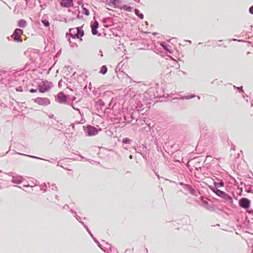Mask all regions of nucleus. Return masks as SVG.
I'll list each match as a JSON object with an SVG mask.
<instances>
[{
	"label": "nucleus",
	"instance_id": "13d9d810",
	"mask_svg": "<svg viewBox=\"0 0 253 253\" xmlns=\"http://www.w3.org/2000/svg\"><path fill=\"white\" fill-rule=\"evenodd\" d=\"M125 120L126 121L127 123H130L132 121V120H127L126 117H125Z\"/></svg>",
	"mask_w": 253,
	"mask_h": 253
},
{
	"label": "nucleus",
	"instance_id": "864d4df0",
	"mask_svg": "<svg viewBox=\"0 0 253 253\" xmlns=\"http://www.w3.org/2000/svg\"><path fill=\"white\" fill-rule=\"evenodd\" d=\"M88 88L90 90L91 89V84L89 83L88 84Z\"/></svg>",
	"mask_w": 253,
	"mask_h": 253
},
{
	"label": "nucleus",
	"instance_id": "3c124183",
	"mask_svg": "<svg viewBox=\"0 0 253 253\" xmlns=\"http://www.w3.org/2000/svg\"><path fill=\"white\" fill-rule=\"evenodd\" d=\"M63 209H66V208H68V209H70L69 206L67 204H66L65 205H64L63 207Z\"/></svg>",
	"mask_w": 253,
	"mask_h": 253
},
{
	"label": "nucleus",
	"instance_id": "4d7b16f0",
	"mask_svg": "<svg viewBox=\"0 0 253 253\" xmlns=\"http://www.w3.org/2000/svg\"><path fill=\"white\" fill-rule=\"evenodd\" d=\"M52 190H55L57 191V187L54 185V188H52Z\"/></svg>",
	"mask_w": 253,
	"mask_h": 253
},
{
	"label": "nucleus",
	"instance_id": "bb28decb",
	"mask_svg": "<svg viewBox=\"0 0 253 253\" xmlns=\"http://www.w3.org/2000/svg\"><path fill=\"white\" fill-rule=\"evenodd\" d=\"M97 104L99 106L100 108L101 109L102 107L105 106L104 102L101 99H99L97 101Z\"/></svg>",
	"mask_w": 253,
	"mask_h": 253
},
{
	"label": "nucleus",
	"instance_id": "393cba45",
	"mask_svg": "<svg viewBox=\"0 0 253 253\" xmlns=\"http://www.w3.org/2000/svg\"><path fill=\"white\" fill-rule=\"evenodd\" d=\"M151 92V90H149L148 91H146L145 92H144V96L147 99H149V100H152L153 99V97L152 96V95H150L149 96V93Z\"/></svg>",
	"mask_w": 253,
	"mask_h": 253
},
{
	"label": "nucleus",
	"instance_id": "49530a36",
	"mask_svg": "<svg viewBox=\"0 0 253 253\" xmlns=\"http://www.w3.org/2000/svg\"><path fill=\"white\" fill-rule=\"evenodd\" d=\"M108 5L110 6H113V7L114 6V4H112V0H111L110 2L109 3H108Z\"/></svg>",
	"mask_w": 253,
	"mask_h": 253
},
{
	"label": "nucleus",
	"instance_id": "f704fd0d",
	"mask_svg": "<svg viewBox=\"0 0 253 253\" xmlns=\"http://www.w3.org/2000/svg\"><path fill=\"white\" fill-rule=\"evenodd\" d=\"M99 24L97 21H95L93 25H91V27L94 28H98Z\"/></svg>",
	"mask_w": 253,
	"mask_h": 253
},
{
	"label": "nucleus",
	"instance_id": "6e6552de",
	"mask_svg": "<svg viewBox=\"0 0 253 253\" xmlns=\"http://www.w3.org/2000/svg\"><path fill=\"white\" fill-rule=\"evenodd\" d=\"M239 205L241 208L248 210L251 205V201L247 198H241L239 201Z\"/></svg>",
	"mask_w": 253,
	"mask_h": 253
},
{
	"label": "nucleus",
	"instance_id": "4468645a",
	"mask_svg": "<svg viewBox=\"0 0 253 253\" xmlns=\"http://www.w3.org/2000/svg\"><path fill=\"white\" fill-rule=\"evenodd\" d=\"M108 71V68L106 65H103L100 68V70L99 72L100 74H101L102 75H105L107 73Z\"/></svg>",
	"mask_w": 253,
	"mask_h": 253
},
{
	"label": "nucleus",
	"instance_id": "603ef678",
	"mask_svg": "<svg viewBox=\"0 0 253 253\" xmlns=\"http://www.w3.org/2000/svg\"><path fill=\"white\" fill-rule=\"evenodd\" d=\"M84 124V122H75V124H77V125H80V124Z\"/></svg>",
	"mask_w": 253,
	"mask_h": 253
},
{
	"label": "nucleus",
	"instance_id": "f257e3e1",
	"mask_svg": "<svg viewBox=\"0 0 253 253\" xmlns=\"http://www.w3.org/2000/svg\"><path fill=\"white\" fill-rule=\"evenodd\" d=\"M213 184V186L209 185V189L218 197L223 199L225 202L229 203L233 207H235L236 206L233 205V200L232 197L224 191L218 189V188L224 186V182L223 180L221 179L219 182L214 181Z\"/></svg>",
	"mask_w": 253,
	"mask_h": 253
},
{
	"label": "nucleus",
	"instance_id": "a18cd8bd",
	"mask_svg": "<svg viewBox=\"0 0 253 253\" xmlns=\"http://www.w3.org/2000/svg\"><path fill=\"white\" fill-rule=\"evenodd\" d=\"M70 126L72 127V128L75 130V123L71 124Z\"/></svg>",
	"mask_w": 253,
	"mask_h": 253
},
{
	"label": "nucleus",
	"instance_id": "338daca9",
	"mask_svg": "<svg viewBox=\"0 0 253 253\" xmlns=\"http://www.w3.org/2000/svg\"><path fill=\"white\" fill-rule=\"evenodd\" d=\"M80 158H81V159L82 160H83V159H84V158L83 156H81V155H80Z\"/></svg>",
	"mask_w": 253,
	"mask_h": 253
},
{
	"label": "nucleus",
	"instance_id": "39448f33",
	"mask_svg": "<svg viewBox=\"0 0 253 253\" xmlns=\"http://www.w3.org/2000/svg\"><path fill=\"white\" fill-rule=\"evenodd\" d=\"M83 127L86 136H91L96 135L99 131L101 130V128L98 129L97 127L88 125L86 126H83Z\"/></svg>",
	"mask_w": 253,
	"mask_h": 253
},
{
	"label": "nucleus",
	"instance_id": "37998d69",
	"mask_svg": "<svg viewBox=\"0 0 253 253\" xmlns=\"http://www.w3.org/2000/svg\"><path fill=\"white\" fill-rule=\"evenodd\" d=\"M160 45L162 46V47H168L165 44L164 42H161Z\"/></svg>",
	"mask_w": 253,
	"mask_h": 253
},
{
	"label": "nucleus",
	"instance_id": "5701e85b",
	"mask_svg": "<svg viewBox=\"0 0 253 253\" xmlns=\"http://www.w3.org/2000/svg\"><path fill=\"white\" fill-rule=\"evenodd\" d=\"M187 191H188L191 195L193 196L196 195L197 192L196 190L194 189L191 185Z\"/></svg>",
	"mask_w": 253,
	"mask_h": 253
},
{
	"label": "nucleus",
	"instance_id": "680f3d73",
	"mask_svg": "<svg viewBox=\"0 0 253 253\" xmlns=\"http://www.w3.org/2000/svg\"><path fill=\"white\" fill-rule=\"evenodd\" d=\"M59 196L58 195H55V199H57V200H59Z\"/></svg>",
	"mask_w": 253,
	"mask_h": 253
},
{
	"label": "nucleus",
	"instance_id": "a211bd4d",
	"mask_svg": "<svg viewBox=\"0 0 253 253\" xmlns=\"http://www.w3.org/2000/svg\"><path fill=\"white\" fill-rule=\"evenodd\" d=\"M132 142V140L127 137L124 138L122 140V143L125 144H130Z\"/></svg>",
	"mask_w": 253,
	"mask_h": 253
},
{
	"label": "nucleus",
	"instance_id": "79ce46f5",
	"mask_svg": "<svg viewBox=\"0 0 253 253\" xmlns=\"http://www.w3.org/2000/svg\"><path fill=\"white\" fill-rule=\"evenodd\" d=\"M37 91V89H34V88H31V89H30V92L31 93H35V92H36Z\"/></svg>",
	"mask_w": 253,
	"mask_h": 253
},
{
	"label": "nucleus",
	"instance_id": "473e14b6",
	"mask_svg": "<svg viewBox=\"0 0 253 253\" xmlns=\"http://www.w3.org/2000/svg\"><path fill=\"white\" fill-rule=\"evenodd\" d=\"M91 32H92V35H96L98 33V31L97 30V29L93 28L92 27H91Z\"/></svg>",
	"mask_w": 253,
	"mask_h": 253
},
{
	"label": "nucleus",
	"instance_id": "2eb2a0df",
	"mask_svg": "<svg viewBox=\"0 0 253 253\" xmlns=\"http://www.w3.org/2000/svg\"><path fill=\"white\" fill-rule=\"evenodd\" d=\"M18 26L21 28H24L26 26V22L25 20L21 19L18 21Z\"/></svg>",
	"mask_w": 253,
	"mask_h": 253
},
{
	"label": "nucleus",
	"instance_id": "412c9836",
	"mask_svg": "<svg viewBox=\"0 0 253 253\" xmlns=\"http://www.w3.org/2000/svg\"><path fill=\"white\" fill-rule=\"evenodd\" d=\"M135 14L140 19H142L144 17L143 14L142 13H140L139 10L135 8L134 9Z\"/></svg>",
	"mask_w": 253,
	"mask_h": 253
},
{
	"label": "nucleus",
	"instance_id": "de8ad7c7",
	"mask_svg": "<svg viewBox=\"0 0 253 253\" xmlns=\"http://www.w3.org/2000/svg\"><path fill=\"white\" fill-rule=\"evenodd\" d=\"M176 41V39H174V38H172V39H171L170 40L169 42H170V43H173L174 41Z\"/></svg>",
	"mask_w": 253,
	"mask_h": 253
},
{
	"label": "nucleus",
	"instance_id": "f3484780",
	"mask_svg": "<svg viewBox=\"0 0 253 253\" xmlns=\"http://www.w3.org/2000/svg\"><path fill=\"white\" fill-rule=\"evenodd\" d=\"M120 9H124L127 11H131L132 8L130 7V6H127L126 5H123V6H120Z\"/></svg>",
	"mask_w": 253,
	"mask_h": 253
},
{
	"label": "nucleus",
	"instance_id": "4c0bfd02",
	"mask_svg": "<svg viewBox=\"0 0 253 253\" xmlns=\"http://www.w3.org/2000/svg\"><path fill=\"white\" fill-rule=\"evenodd\" d=\"M16 91L22 92L23 91V88L22 86H19L16 88Z\"/></svg>",
	"mask_w": 253,
	"mask_h": 253
},
{
	"label": "nucleus",
	"instance_id": "052dcab7",
	"mask_svg": "<svg viewBox=\"0 0 253 253\" xmlns=\"http://www.w3.org/2000/svg\"><path fill=\"white\" fill-rule=\"evenodd\" d=\"M183 42H189V43H191V41H184Z\"/></svg>",
	"mask_w": 253,
	"mask_h": 253
},
{
	"label": "nucleus",
	"instance_id": "423d86ee",
	"mask_svg": "<svg viewBox=\"0 0 253 253\" xmlns=\"http://www.w3.org/2000/svg\"><path fill=\"white\" fill-rule=\"evenodd\" d=\"M25 55L30 58L31 62H35L36 59L39 57L40 51L37 48H33L30 51L28 49L24 53Z\"/></svg>",
	"mask_w": 253,
	"mask_h": 253
},
{
	"label": "nucleus",
	"instance_id": "ea45409f",
	"mask_svg": "<svg viewBox=\"0 0 253 253\" xmlns=\"http://www.w3.org/2000/svg\"><path fill=\"white\" fill-rule=\"evenodd\" d=\"M249 12L251 14H253V5L250 7V8H249Z\"/></svg>",
	"mask_w": 253,
	"mask_h": 253
},
{
	"label": "nucleus",
	"instance_id": "c03bdc74",
	"mask_svg": "<svg viewBox=\"0 0 253 253\" xmlns=\"http://www.w3.org/2000/svg\"><path fill=\"white\" fill-rule=\"evenodd\" d=\"M98 54H99L101 57H103V51H102L101 50H99V53H98Z\"/></svg>",
	"mask_w": 253,
	"mask_h": 253
},
{
	"label": "nucleus",
	"instance_id": "0eeeda50",
	"mask_svg": "<svg viewBox=\"0 0 253 253\" xmlns=\"http://www.w3.org/2000/svg\"><path fill=\"white\" fill-rule=\"evenodd\" d=\"M51 85V82L44 80L38 84V89L40 92L44 93L49 90Z\"/></svg>",
	"mask_w": 253,
	"mask_h": 253
},
{
	"label": "nucleus",
	"instance_id": "7ed1b4c3",
	"mask_svg": "<svg viewBox=\"0 0 253 253\" xmlns=\"http://www.w3.org/2000/svg\"><path fill=\"white\" fill-rule=\"evenodd\" d=\"M154 52L158 54H159L162 57H166L168 56L171 59H173L172 57L170 56L167 55L168 53L172 54L173 51H177L176 48H153Z\"/></svg>",
	"mask_w": 253,
	"mask_h": 253
},
{
	"label": "nucleus",
	"instance_id": "aec40b11",
	"mask_svg": "<svg viewBox=\"0 0 253 253\" xmlns=\"http://www.w3.org/2000/svg\"><path fill=\"white\" fill-rule=\"evenodd\" d=\"M70 211L71 212L75 214V216L76 217V219L78 221L80 222L81 221L82 218L80 216L77 215V212L76 211H75L72 209H70Z\"/></svg>",
	"mask_w": 253,
	"mask_h": 253
},
{
	"label": "nucleus",
	"instance_id": "58836bf2",
	"mask_svg": "<svg viewBox=\"0 0 253 253\" xmlns=\"http://www.w3.org/2000/svg\"><path fill=\"white\" fill-rule=\"evenodd\" d=\"M61 52V49H60L58 52L56 53V55L55 56L54 58H57L58 56L60 55Z\"/></svg>",
	"mask_w": 253,
	"mask_h": 253
},
{
	"label": "nucleus",
	"instance_id": "b1692460",
	"mask_svg": "<svg viewBox=\"0 0 253 253\" xmlns=\"http://www.w3.org/2000/svg\"><path fill=\"white\" fill-rule=\"evenodd\" d=\"M23 34V31L20 29H16L13 33V34L14 35H16V36L17 37V36H19L20 35H22Z\"/></svg>",
	"mask_w": 253,
	"mask_h": 253
},
{
	"label": "nucleus",
	"instance_id": "c756f323",
	"mask_svg": "<svg viewBox=\"0 0 253 253\" xmlns=\"http://www.w3.org/2000/svg\"><path fill=\"white\" fill-rule=\"evenodd\" d=\"M234 88L235 89H237L239 92L244 93V90H243L242 86H240V87H237V86L234 85Z\"/></svg>",
	"mask_w": 253,
	"mask_h": 253
},
{
	"label": "nucleus",
	"instance_id": "9d476101",
	"mask_svg": "<svg viewBox=\"0 0 253 253\" xmlns=\"http://www.w3.org/2000/svg\"><path fill=\"white\" fill-rule=\"evenodd\" d=\"M201 200L202 201L201 206L206 209L207 210L210 211H214L215 206L214 204H210L208 201L204 200L202 197H201Z\"/></svg>",
	"mask_w": 253,
	"mask_h": 253
},
{
	"label": "nucleus",
	"instance_id": "0e129e2a",
	"mask_svg": "<svg viewBox=\"0 0 253 253\" xmlns=\"http://www.w3.org/2000/svg\"><path fill=\"white\" fill-rule=\"evenodd\" d=\"M178 44H179V46H185V45H184V44H183V43H178Z\"/></svg>",
	"mask_w": 253,
	"mask_h": 253
},
{
	"label": "nucleus",
	"instance_id": "6e6d98bb",
	"mask_svg": "<svg viewBox=\"0 0 253 253\" xmlns=\"http://www.w3.org/2000/svg\"><path fill=\"white\" fill-rule=\"evenodd\" d=\"M106 244L107 245V247L109 248H110L111 247V245L107 243H106Z\"/></svg>",
	"mask_w": 253,
	"mask_h": 253
},
{
	"label": "nucleus",
	"instance_id": "f8f14e48",
	"mask_svg": "<svg viewBox=\"0 0 253 253\" xmlns=\"http://www.w3.org/2000/svg\"><path fill=\"white\" fill-rule=\"evenodd\" d=\"M60 5L63 7H70L73 5V0H61Z\"/></svg>",
	"mask_w": 253,
	"mask_h": 253
},
{
	"label": "nucleus",
	"instance_id": "5fc2aeb1",
	"mask_svg": "<svg viewBox=\"0 0 253 253\" xmlns=\"http://www.w3.org/2000/svg\"><path fill=\"white\" fill-rule=\"evenodd\" d=\"M179 184L182 186L183 187H184V185H185L186 184H184L183 182H180L179 183Z\"/></svg>",
	"mask_w": 253,
	"mask_h": 253
},
{
	"label": "nucleus",
	"instance_id": "4be33fe9",
	"mask_svg": "<svg viewBox=\"0 0 253 253\" xmlns=\"http://www.w3.org/2000/svg\"><path fill=\"white\" fill-rule=\"evenodd\" d=\"M122 2L121 0H112V4H114V8H119L120 6L117 5V3H119Z\"/></svg>",
	"mask_w": 253,
	"mask_h": 253
},
{
	"label": "nucleus",
	"instance_id": "e2e57ef3",
	"mask_svg": "<svg viewBox=\"0 0 253 253\" xmlns=\"http://www.w3.org/2000/svg\"><path fill=\"white\" fill-rule=\"evenodd\" d=\"M198 46H203V43H201V42H199V43H198Z\"/></svg>",
	"mask_w": 253,
	"mask_h": 253
},
{
	"label": "nucleus",
	"instance_id": "1a4fd4ad",
	"mask_svg": "<svg viewBox=\"0 0 253 253\" xmlns=\"http://www.w3.org/2000/svg\"><path fill=\"white\" fill-rule=\"evenodd\" d=\"M34 102L39 105L43 106H47L50 103L49 99L45 97H37L34 99Z\"/></svg>",
	"mask_w": 253,
	"mask_h": 253
},
{
	"label": "nucleus",
	"instance_id": "2f4dec72",
	"mask_svg": "<svg viewBox=\"0 0 253 253\" xmlns=\"http://www.w3.org/2000/svg\"><path fill=\"white\" fill-rule=\"evenodd\" d=\"M13 39L15 41H17V42L21 41L19 36H17V37L16 35H14V34H13Z\"/></svg>",
	"mask_w": 253,
	"mask_h": 253
},
{
	"label": "nucleus",
	"instance_id": "09e8293b",
	"mask_svg": "<svg viewBox=\"0 0 253 253\" xmlns=\"http://www.w3.org/2000/svg\"><path fill=\"white\" fill-rule=\"evenodd\" d=\"M72 107H73V108L75 110L77 111L78 112H79V113L80 114H81V111H80V110L79 109H78V108H77V109L75 108L74 107V106H73V105H72Z\"/></svg>",
	"mask_w": 253,
	"mask_h": 253
},
{
	"label": "nucleus",
	"instance_id": "c9c22d12",
	"mask_svg": "<svg viewBox=\"0 0 253 253\" xmlns=\"http://www.w3.org/2000/svg\"><path fill=\"white\" fill-rule=\"evenodd\" d=\"M208 43L209 44L207 45L208 46H217L216 44H214L215 42H209Z\"/></svg>",
	"mask_w": 253,
	"mask_h": 253
},
{
	"label": "nucleus",
	"instance_id": "dca6fc26",
	"mask_svg": "<svg viewBox=\"0 0 253 253\" xmlns=\"http://www.w3.org/2000/svg\"><path fill=\"white\" fill-rule=\"evenodd\" d=\"M7 73V71L3 70H0V81L2 80L6 77L5 75Z\"/></svg>",
	"mask_w": 253,
	"mask_h": 253
},
{
	"label": "nucleus",
	"instance_id": "9b49d317",
	"mask_svg": "<svg viewBox=\"0 0 253 253\" xmlns=\"http://www.w3.org/2000/svg\"><path fill=\"white\" fill-rule=\"evenodd\" d=\"M17 154H18V155H20L27 156V157H30V158H34V159H39V160H44V161H47L49 162L50 163H55V160L54 159H50L49 160H46V159H42V158H41L40 157H37V156H32V155H27V154H23V153H17Z\"/></svg>",
	"mask_w": 253,
	"mask_h": 253
},
{
	"label": "nucleus",
	"instance_id": "8fccbe9b",
	"mask_svg": "<svg viewBox=\"0 0 253 253\" xmlns=\"http://www.w3.org/2000/svg\"><path fill=\"white\" fill-rule=\"evenodd\" d=\"M230 41L242 42V41H241V40H237L234 39H232V40H229V41H228V42H230Z\"/></svg>",
	"mask_w": 253,
	"mask_h": 253
},
{
	"label": "nucleus",
	"instance_id": "e433bc0d",
	"mask_svg": "<svg viewBox=\"0 0 253 253\" xmlns=\"http://www.w3.org/2000/svg\"><path fill=\"white\" fill-rule=\"evenodd\" d=\"M190 186V185L186 184L185 185H184V187L183 188L184 190H188Z\"/></svg>",
	"mask_w": 253,
	"mask_h": 253
},
{
	"label": "nucleus",
	"instance_id": "cd10ccee",
	"mask_svg": "<svg viewBox=\"0 0 253 253\" xmlns=\"http://www.w3.org/2000/svg\"><path fill=\"white\" fill-rule=\"evenodd\" d=\"M41 190H43V192H46L47 191V185L45 183L42 184L40 186Z\"/></svg>",
	"mask_w": 253,
	"mask_h": 253
},
{
	"label": "nucleus",
	"instance_id": "6ab92c4d",
	"mask_svg": "<svg viewBox=\"0 0 253 253\" xmlns=\"http://www.w3.org/2000/svg\"><path fill=\"white\" fill-rule=\"evenodd\" d=\"M196 96L195 95H194L193 94H191L190 95H189L183 96L181 97L180 99H182V100L190 99H192Z\"/></svg>",
	"mask_w": 253,
	"mask_h": 253
},
{
	"label": "nucleus",
	"instance_id": "7c9ffc66",
	"mask_svg": "<svg viewBox=\"0 0 253 253\" xmlns=\"http://www.w3.org/2000/svg\"><path fill=\"white\" fill-rule=\"evenodd\" d=\"M84 228H85L88 234L90 235V236L92 237V238H93V237H94V236L93 235V234H92L90 230L89 229L86 225H84Z\"/></svg>",
	"mask_w": 253,
	"mask_h": 253
},
{
	"label": "nucleus",
	"instance_id": "ddd939ff",
	"mask_svg": "<svg viewBox=\"0 0 253 253\" xmlns=\"http://www.w3.org/2000/svg\"><path fill=\"white\" fill-rule=\"evenodd\" d=\"M23 178L21 176H13L11 182L15 184H20L23 181Z\"/></svg>",
	"mask_w": 253,
	"mask_h": 253
},
{
	"label": "nucleus",
	"instance_id": "a19ab883",
	"mask_svg": "<svg viewBox=\"0 0 253 253\" xmlns=\"http://www.w3.org/2000/svg\"><path fill=\"white\" fill-rule=\"evenodd\" d=\"M247 212L253 216V210H249L247 211Z\"/></svg>",
	"mask_w": 253,
	"mask_h": 253
},
{
	"label": "nucleus",
	"instance_id": "20e7f679",
	"mask_svg": "<svg viewBox=\"0 0 253 253\" xmlns=\"http://www.w3.org/2000/svg\"><path fill=\"white\" fill-rule=\"evenodd\" d=\"M55 100L60 104L70 103V96L65 94L63 91L59 92L55 96Z\"/></svg>",
	"mask_w": 253,
	"mask_h": 253
},
{
	"label": "nucleus",
	"instance_id": "69168bd1",
	"mask_svg": "<svg viewBox=\"0 0 253 253\" xmlns=\"http://www.w3.org/2000/svg\"><path fill=\"white\" fill-rule=\"evenodd\" d=\"M135 151H136V152H138H138H139V151H141V150H140V149H138V150L135 149Z\"/></svg>",
	"mask_w": 253,
	"mask_h": 253
},
{
	"label": "nucleus",
	"instance_id": "c85d7f7f",
	"mask_svg": "<svg viewBox=\"0 0 253 253\" xmlns=\"http://www.w3.org/2000/svg\"><path fill=\"white\" fill-rule=\"evenodd\" d=\"M42 22L43 24V25L46 27H48L50 25L49 22L46 19L42 20Z\"/></svg>",
	"mask_w": 253,
	"mask_h": 253
},
{
	"label": "nucleus",
	"instance_id": "774afa93",
	"mask_svg": "<svg viewBox=\"0 0 253 253\" xmlns=\"http://www.w3.org/2000/svg\"><path fill=\"white\" fill-rule=\"evenodd\" d=\"M124 53H125V54H126V53L127 51H126V49H124Z\"/></svg>",
	"mask_w": 253,
	"mask_h": 253
},
{
	"label": "nucleus",
	"instance_id": "a878e982",
	"mask_svg": "<svg viewBox=\"0 0 253 253\" xmlns=\"http://www.w3.org/2000/svg\"><path fill=\"white\" fill-rule=\"evenodd\" d=\"M92 239L100 249H101L103 251H105V250L102 248V246L101 245V244L99 243V242L97 240L96 238L94 237H93Z\"/></svg>",
	"mask_w": 253,
	"mask_h": 253
},
{
	"label": "nucleus",
	"instance_id": "72a5a7b5",
	"mask_svg": "<svg viewBox=\"0 0 253 253\" xmlns=\"http://www.w3.org/2000/svg\"><path fill=\"white\" fill-rule=\"evenodd\" d=\"M83 13L86 16H88L89 14V11L86 8H83Z\"/></svg>",
	"mask_w": 253,
	"mask_h": 253
},
{
	"label": "nucleus",
	"instance_id": "f03ea898",
	"mask_svg": "<svg viewBox=\"0 0 253 253\" xmlns=\"http://www.w3.org/2000/svg\"><path fill=\"white\" fill-rule=\"evenodd\" d=\"M82 28L83 26L70 29L69 36L72 38L73 42L71 41V39L68 41L72 47H74L75 45L77 46L76 42H81L82 41L81 38L84 35V32Z\"/></svg>",
	"mask_w": 253,
	"mask_h": 253
},
{
	"label": "nucleus",
	"instance_id": "bf43d9fd",
	"mask_svg": "<svg viewBox=\"0 0 253 253\" xmlns=\"http://www.w3.org/2000/svg\"><path fill=\"white\" fill-rule=\"evenodd\" d=\"M84 227V225H85L84 222H83L82 220L80 222Z\"/></svg>",
	"mask_w": 253,
	"mask_h": 253
}]
</instances>
